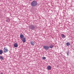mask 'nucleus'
Returning a JSON list of instances; mask_svg holds the SVG:
<instances>
[{
    "label": "nucleus",
    "instance_id": "obj_4",
    "mask_svg": "<svg viewBox=\"0 0 74 74\" xmlns=\"http://www.w3.org/2000/svg\"><path fill=\"white\" fill-rule=\"evenodd\" d=\"M4 52H5V53H6V52H7L8 51V50L7 49H6L5 47H4V49H3Z\"/></svg>",
    "mask_w": 74,
    "mask_h": 74
},
{
    "label": "nucleus",
    "instance_id": "obj_20",
    "mask_svg": "<svg viewBox=\"0 0 74 74\" xmlns=\"http://www.w3.org/2000/svg\"><path fill=\"white\" fill-rule=\"evenodd\" d=\"M0 74H3V73H1Z\"/></svg>",
    "mask_w": 74,
    "mask_h": 74
},
{
    "label": "nucleus",
    "instance_id": "obj_5",
    "mask_svg": "<svg viewBox=\"0 0 74 74\" xmlns=\"http://www.w3.org/2000/svg\"><path fill=\"white\" fill-rule=\"evenodd\" d=\"M51 66H48L47 67V69L48 70H51Z\"/></svg>",
    "mask_w": 74,
    "mask_h": 74
},
{
    "label": "nucleus",
    "instance_id": "obj_13",
    "mask_svg": "<svg viewBox=\"0 0 74 74\" xmlns=\"http://www.w3.org/2000/svg\"><path fill=\"white\" fill-rule=\"evenodd\" d=\"M66 52H67L66 54L67 55V56H69V51L68 50Z\"/></svg>",
    "mask_w": 74,
    "mask_h": 74
},
{
    "label": "nucleus",
    "instance_id": "obj_19",
    "mask_svg": "<svg viewBox=\"0 0 74 74\" xmlns=\"http://www.w3.org/2000/svg\"><path fill=\"white\" fill-rule=\"evenodd\" d=\"M10 53H11V51H9Z\"/></svg>",
    "mask_w": 74,
    "mask_h": 74
},
{
    "label": "nucleus",
    "instance_id": "obj_18",
    "mask_svg": "<svg viewBox=\"0 0 74 74\" xmlns=\"http://www.w3.org/2000/svg\"><path fill=\"white\" fill-rule=\"evenodd\" d=\"M57 67H59V66L57 65Z\"/></svg>",
    "mask_w": 74,
    "mask_h": 74
},
{
    "label": "nucleus",
    "instance_id": "obj_1",
    "mask_svg": "<svg viewBox=\"0 0 74 74\" xmlns=\"http://www.w3.org/2000/svg\"><path fill=\"white\" fill-rule=\"evenodd\" d=\"M31 5L32 7H36L37 5V2L36 1H33L31 3Z\"/></svg>",
    "mask_w": 74,
    "mask_h": 74
},
{
    "label": "nucleus",
    "instance_id": "obj_11",
    "mask_svg": "<svg viewBox=\"0 0 74 74\" xmlns=\"http://www.w3.org/2000/svg\"><path fill=\"white\" fill-rule=\"evenodd\" d=\"M0 59L1 60H4V58L3 57V56H0Z\"/></svg>",
    "mask_w": 74,
    "mask_h": 74
},
{
    "label": "nucleus",
    "instance_id": "obj_17",
    "mask_svg": "<svg viewBox=\"0 0 74 74\" xmlns=\"http://www.w3.org/2000/svg\"><path fill=\"white\" fill-rule=\"evenodd\" d=\"M46 59V57H42V59H43V60H45V59Z\"/></svg>",
    "mask_w": 74,
    "mask_h": 74
},
{
    "label": "nucleus",
    "instance_id": "obj_3",
    "mask_svg": "<svg viewBox=\"0 0 74 74\" xmlns=\"http://www.w3.org/2000/svg\"><path fill=\"white\" fill-rule=\"evenodd\" d=\"M43 47L46 50V51H48V50L49 49V47L47 46H44Z\"/></svg>",
    "mask_w": 74,
    "mask_h": 74
},
{
    "label": "nucleus",
    "instance_id": "obj_2",
    "mask_svg": "<svg viewBox=\"0 0 74 74\" xmlns=\"http://www.w3.org/2000/svg\"><path fill=\"white\" fill-rule=\"evenodd\" d=\"M29 28L31 30H34L35 29V25H31L29 26Z\"/></svg>",
    "mask_w": 74,
    "mask_h": 74
},
{
    "label": "nucleus",
    "instance_id": "obj_15",
    "mask_svg": "<svg viewBox=\"0 0 74 74\" xmlns=\"http://www.w3.org/2000/svg\"><path fill=\"white\" fill-rule=\"evenodd\" d=\"M53 47V46L52 45H50L49 46V48H52Z\"/></svg>",
    "mask_w": 74,
    "mask_h": 74
},
{
    "label": "nucleus",
    "instance_id": "obj_9",
    "mask_svg": "<svg viewBox=\"0 0 74 74\" xmlns=\"http://www.w3.org/2000/svg\"><path fill=\"white\" fill-rule=\"evenodd\" d=\"M30 44L32 45H34V42L33 41H31L30 42Z\"/></svg>",
    "mask_w": 74,
    "mask_h": 74
},
{
    "label": "nucleus",
    "instance_id": "obj_10",
    "mask_svg": "<svg viewBox=\"0 0 74 74\" xmlns=\"http://www.w3.org/2000/svg\"><path fill=\"white\" fill-rule=\"evenodd\" d=\"M61 37H62L63 38H64L66 37V36H64V35L63 34H61Z\"/></svg>",
    "mask_w": 74,
    "mask_h": 74
},
{
    "label": "nucleus",
    "instance_id": "obj_6",
    "mask_svg": "<svg viewBox=\"0 0 74 74\" xmlns=\"http://www.w3.org/2000/svg\"><path fill=\"white\" fill-rule=\"evenodd\" d=\"M20 37L21 39L22 38H23V37H24V36H23V35L22 34H21L20 35Z\"/></svg>",
    "mask_w": 74,
    "mask_h": 74
},
{
    "label": "nucleus",
    "instance_id": "obj_16",
    "mask_svg": "<svg viewBox=\"0 0 74 74\" xmlns=\"http://www.w3.org/2000/svg\"><path fill=\"white\" fill-rule=\"evenodd\" d=\"M10 21V18H8V20H6V21L7 22H9V21Z\"/></svg>",
    "mask_w": 74,
    "mask_h": 74
},
{
    "label": "nucleus",
    "instance_id": "obj_8",
    "mask_svg": "<svg viewBox=\"0 0 74 74\" xmlns=\"http://www.w3.org/2000/svg\"><path fill=\"white\" fill-rule=\"evenodd\" d=\"M14 47H15V48H16V47H18V44L16 43L14 44Z\"/></svg>",
    "mask_w": 74,
    "mask_h": 74
},
{
    "label": "nucleus",
    "instance_id": "obj_14",
    "mask_svg": "<svg viewBox=\"0 0 74 74\" xmlns=\"http://www.w3.org/2000/svg\"><path fill=\"white\" fill-rule=\"evenodd\" d=\"M3 53V50H0V55H1Z\"/></svg>",
    "mask_w": 74,
    "mask_h": 74
},
{
    "label": "nucleus",
    "instance_id": "obj_12",
    "mask_svg": "<svg viewBox=\"0 0 74 74\" xmlns=\"http://www.w3.org/2000/svg\"><path fill=\"white\" fill-rule=\"evenodd\" d=\"M66 45H67V46H70V42H67Z\"/></svg>",
    "mask_w": 74,
    "mask_h": 74
},
{
    "label": "nucleus",
    "instance_id": "obj_7",
    "mask_svg": "<svg viewBox=\"0 0 74 74\" xmlns=\"http://www.w3.org/2000/svg\"><path fill=\"white\" fill-rule=\"evenodd\" d=\"M23 38V39H22ZM22 39H21V40H22L23 42H26V40H25V38H23Z\"/></svg>",
    "mask_w": 74,
    "mask_h": 74
}]
</instances>
